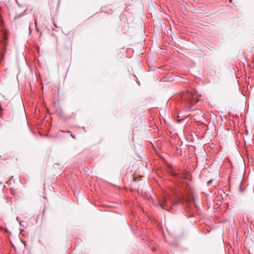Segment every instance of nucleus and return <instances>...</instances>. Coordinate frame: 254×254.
Returning a JSON list of instances; mask_svg holds the SVG:
<instances>
[{
	"label": "nucleus",
	"instance_id": "nucleus-8",
	"mask_svg": "<svg viewBox=\"0 0 254 254\" xmlns=\"http://www.w3.org/2000/svg\"><path fill=\"white\" fill-rule=\"evenodd\" d=\"M70 136L74 139L75 138L74 135H72V133H71V134H70Z\"/></svg>",
	"mask_w": 254,
	"mask_h": 254
},
{
	"label": "nucleus",
	"instance_id": "nucleus-7",
	"mask_svg": "<svg viewBox=\"0 0 254 254\" xmlns=\"http://www.w3.org/2000/svg\"><path fill=\"white\" fill-rule=\"evenodd\" d=\"M213 181V180H210L207 182V185H209L210 183H211Z\"/></svg>",
	"mask_w": 254,
	"mask_h": 254
},
{
	"label": "nucleus",
	"instance_id": "nucleus-2",
	"mask_svg": "<svg viewBox=\"0 0 254 254\" xmlns=\"http://www.w3.org/2000/svg\"><path fill=\"white\" fill-rule=\"evenodd\" d=\"M57 113L59 117L64 120H68L76 116L75 114L73 112H69V113H64L62 110L60 109L57 111Z\"/></svg>",
	"mask_w": 254,
	"mask_h": 254
},
{
	"label": "nucleus",
	"instance_id": "nucleus-5",
	"mask_svg": "<svg viewBox=\"0 0 254 254\" xmlns=\"http://www.w3.org/2000/svg\"><path fill=\"white\" fill-rule=\"evenodd\" d=\"M61 131H62L63 132H66V133H69V134H71V132L70 131H69V130H66V131L61 130Z\"/></svg>",
	"mask_w": 254,
	"mask_h": 254
},
{
	"label": "nucleus",
	"instance_id": "nucleus-9",
	"mask_svg": "<svg viewBox=\"0 0 254 254\" xmlns=\"http://www.w3.org/2000/svg\"><path fill=\"white\" fill-rule=\"evenodd\" d=\"M192 200H193L194 203H195V198H194V196H192Z\"/></svg>",
	"mask_w": 254,
	"mask_h": 254
},
{
	"label": "nucleus",
	"instance_id": "nucleus-1",
	"mask_svg": "<svg viewBox=\"0 0 254 254\" xmlns=\"http://www.w3.org/2000/svg\"><path fill=\"white\" fill-rule=\"evenodd\" d=\"M167 198H164V201L163 202H157V204H158L159 206H160L163 209H165L166 210H168V207H172L173 206L179 204V203H183V200L181 198H179L177 201H176L175 202H173L172 200H170V203H171V206L168 205L167 203Z\"/></svg>",
	"mask_w": 254,
	"mask_h": 254
},
{
	"label": "nucleus",
	"instance_id": "nucleus-6",
	"mask_svg": "<svg viewBox=\"0 0 254 254\" xmlns=\"http://www.w3.org/2000/svg\"><path fill=\"white\" fill-rule=\"evenodd\" d=\"M35 27H36V29H37V31H39V29H38V28H37V22H36V20L35 21Z\"/></svg>",
	"mask_w": 254,
	"mask_h": 254
},
{
	"label": "nucleus",
	"instance_id": "nucleus-3",
	"mask_svg": "<svg viewBox=\"0 0 254 254\" xmlns=\"http://www.w3.org/2000/svg\"><path fill=\"white\" fill-rule=\"evenodd\" d=\"M7 37L6 35H4L2 42V49L1 51V58L3 59L5 53L9 51V49L7 48L8 43H7Z\"/></svg>",
	"mask_w": 254,
	"mask_h": 254
},
{
	"label": "nucleus",
	"instance_id": "nucleus-4",
	"mask_svg": "<svg viewBox=\"0 0 254 254\" xmlns=\"http://www.w3.org/2000/svg\"><path fill=\"white\" fill-rule=\"evenodd\" d=\"M184 98L187 99L189 101H190L192 105H193V103L194 104L198 101L195 95L190 92L185 94Z\"/></svg>",
	"mask_w": 254,
	"mask_h": 254
}]
</instances>
